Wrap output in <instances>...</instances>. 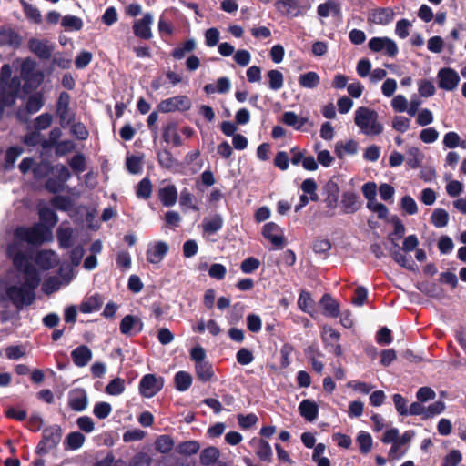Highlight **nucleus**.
<instances>
[{
  "label": "nucleus",
  "instance_id": "nucleus-1",
  "mask_svg": "<svg viewBox=\"0 0 466 466\" xmlns=\"http://www.w3.org/2000/svg\"><path fill=\"white\" fill-rule=\"evenodd\" d=\"M6 253L13 260L15 274L14 279L6 285L5 299L21 310L35 300V290L41 283V276L30 257L18 250L17 243L8 245Z\"/></svg>",
  "mask_w": 466,
  "mask_h": 466
},
{
  "label": "nucleus",
  "instance_id": "nucleus-27",
  "mask_svg": "<svg viewBox=\"0 0 466 466\" xmlns=\"http://www.w3.org/2000/svg\"><path fill=\"white\" fill-rule=\"evenodd\" d=\"M317 13L320 17H328L329 14L340 16L341 5L339 0H327L325 3L319 5Z\"/></svg>",
  "mask_w": 466,
  "mask_h": 466
},
{
  "label": "nucleus",
  "instance_id": "nucleus-11",
  "mask_svg": "<svg viewBox=\"0 0 466 466\" xmlns=\"http://www.w3.org/2000/svg\"><path fill=\"white\" fill-rule=\"evenodd\" d=\"M169 246L167 242L158 240L148 244L146 257L150 264H159L168 253Z\"/></svg>",
  "mask_w": 466,
  "mask_h": 466
},
{
  "label": "nucleus",
  "instance_id": "nucleus-9",
  "mask_svg": "<svg viewBox=\"0 0 466 466\" xmlns=\"http://www.w3.org/2000/svg\"><path fill=\"white\" fill-rule=\"evenodd\" d=\"M20 86V79L16 76L10 81L3 82V86L0 87V101L12 106L15 102Z\"/></svg>",
  "mask_w": 466,
  "mask_h": 466
},
{
  "label": "nucleus",
  "instance_id": "nucleus-46",
  "mask_svg": "<svg viewBox=\"0 0 466 466\" xmlns=\"http://www.w3.org/2000/svg\"><path fill=\"white\" fill-rule=\"evenodd\" d=\"M356 441L359 444L361 453L367 454L370 451L373 441L371 435L369 432L360 431Z\"/></svg>",
  "mask_w": 466,
  "mask_h": 466
},
{
  "label": "nucleus",
  "instance_id": "nucleus-38",
  "mask_svg": "<svg viewBox=\"0 0 466 466\" xmlns=\"http://www.w3.org/2000/svg\"><path fill=\"white\" fill-rule=\"evenodd\" d=\"M319 76L313 71L302 74L299 77V84L304 88L313 89L319 84Z\"/></svg>",
  "mask_w": 466,
  "mask_h": 466
},
{
  "label": "nucleus",
  "instance_id": "nucleus-26",
  "mask_svg": "<svg viewBox=\"0 0 466 466\" xmlns=\"http://www.w3.org/2000/svg\"><path fill=\"white\" fill-rule=\"evenodd\" d=\"M163 139L166 143H171L175 147L182 145V139L177 132V124L176 122H169L163 127Z\"/></svg>",
  "mask_w": 466,
  "mask_h": 466
},
{
  "label": "nucleus",
  "instance_id": "nucleus-49",
  "mask_svg": "<svg viewBox=\"0 0 466 466\" xmlns=\"http://www.w3.org/2000/svg\"><path fill=\"white\" fill-rule=\"evenodd\" d=\"M61 25L66 30L78 31L83 27V21L76 15H66L62 18Z\"/></svg>",
  "mask_w": 466,
  "mask_h": 466
},
{
  "label": "nucleus",
  "instance_id": "nucleus-47",
  "mask_svg": "<svg viewBox=\"0 0 466 466\" xmlns=\"http://www.w3.org/2000/svg\"><path fill=\"white\" fill-rule=\"evenodd\" d=\"M219 456V451L215 447L204 449L200 453V462L202 465L208 466L214 463Z\"/></svg>",
  "mask_w": 466,
  "mask_h": 466
},
{
  "label": "nucleus",
  "instance_id": "nucleus-33",
  "mask_svg": "<svg viewBox=\"0 0 466 466\" xmlns=\"http://www.w3.org/2000/svg\"><path fill=\"white\" fill-rule=\"evenodd\" d=\"M103 305V299L100 295L95 294L86 298L80 305L82 313H91L98 310Z\"/></svg>",
  "mask_w": 466,
  "mask_h": 466
},
{
  "label": "nucleus",
  "instance_id": "nucleus-53",
  "mask_svg": "<svg viewBox=\"0 0 466 466\" xmlns=\"http://www.w3.org/2000/svg\"><path fill=\"white\" fill-rule=\"evenodd\" d=\"M51 205L60 211H68L73 206L69 197L61 195L55 196L51 200Z\"/></svg>",
  "mask_w": 466,
  "mask_h": 466
},
{
  "label": "nucleus",
  "instance_id": "nucleus-14",
  "mask_svg": "<svg viewBox=\"0 0 466 466\" xmlns=\"http://www.w3.org/2000/svg\"><path fill=\"white\" fill-rule=\"evenodd\" d=\"M29 49L40 59L47 60L51 57L54 46L48 40L32 38L28 42Z\"/></svg>",
  "mask_w": 466,
  "mask_h": 466
},
{
  "label": "nucleus",
  "instance_id": "nucleus-6",
  "mask_svg": "<svg viewBox=\"0 0 466 466\" xmlns=\"http://www.w3.org/2000/svg\"><path fill=\"white\" fill-rule=\"evenodd\" d=\"M191 107L190 99L186 96H176L162 100L157 105L158 111L170 113L175 111H187Z\"/></svg>",
  "mask_w": 466,
  "mask_h": 466
},
{
  "label": "nucleus",
  "instance_id": "nucleus-56",
  "mask_svg": "<svg viewBox=\"0 0 466 466\" xmlns=\"http://www.w3.org/2000/svg\"><path fill=\"white\" fill-rule=\"evenodd\" d=\"M21 5L27 18L36 24H39L42 21L40 11L35 6L24 0L21 1Z\"/></svg>",
  "mask_w": 466,
  "mask_h": 466
},
{
  "label": "nucleus",
  "instance_id": "nucleus-25",
  "mask_svg": "<svg viewBox=\"0 0 466 466\" xmlns=\"http://www.w3.org/2000/svg\"><path fill=\"white\" fill-rule=\"evenodd\" d=\"M56 238L60 248H69L73 246L74 229L63 223L56 230Z\"/></svg>",
  "mask_w": 466,
  "mask_h": 466
},
{
  "label": "nucleus",
  "instance_id": "nucleus-50",
  "mask_svg": "<svg viewBox=\"0 0 466 466\" xmlns=\"http://www.w3.org/2000/svg\"><path fill=\"white\" fill-rule=\"evenodd\" d=\"M321 338L326 346H333V343L338 342L340 334L329 326H324L321 332Z\"/></svg>",
  "mask_w": 466,
  "mask_h": 466
},
{
  "label": "nucleus",
  "instance_id": "nucleus-51",
  "mask_svg": "<svg viewBox=\"0 0 466 466\" xmlns=\"http://www.w3.org/2000/svg\"><path fill=\"white\" fill-rule=\"evenodd\" d=\"M85 441V436L78 431L70 432L66 439L67 448L70 450L79 449Z\"/></svg>",
  "mask_w": 466,
  "mask_h": 466
},
{
  "label": "nucleus",
  "instance_id": "nucleus-35",
  "mask_svg": "<svg viewBox=\"0 0 466 466\" xmlns=\"http://www.w3.org/2000/svg\"><path fill=\"white\" fill-rule=\"evenodd\" d=\"M40 224L45 225L47 228H51L58 222V217L56 213L48 207L41 208L39 209Z\"/></svg>",
  "mask_w": 466,
  "mask_h": 466
},
{
  "label": "nucleus",
  "instance_id": "nucleus-42",
  "mask_svg": "<svg viewBox=\"0 0 466 466\" xmlns=\"http://www.w3.org/2000/svg\"><path fill=\"white\" fill-rule=\"evenodd\" d=\"M174 381L178 391H186L192 384V377L187 371H178L175 375Z\"/></svg>",
  "mask_w": 466,
  "mask_h": 466
},
{
  "label": "nucleus",
  "instance_id": "nucleus-52",
  "mask_svg": "<svg viewBox=\"0 0 466 466\" xmlns=\"http://www.w3.org/2000/svg\"><path fill=\"white\" fill-rule=\"evenodd\" d=\"M23 153V148L19 147H12L7 149L5 157V169H11L14 167L16 159Z\"/></svg>",
  "mask_w": 466,
  "mask_h": 466
},
{
  "label": "nucleus",
  "instance_id": "nucleus-58",
  "mask_svg": "<svg viewBox=\"0 0 466 466\" xmlns=\"http://www.w3.org/2000/svg\"><path fill=\"white\" fill-rule=\"evenodd\" d=\"M125 390V381L120 378H116L111 380L106 387V392L109 395L116 396L123 393Z\"/></svg>",
  "mask_w": 466,
  "mask_h": 466
},
{
  "label": "nucleus",
  "instance_id": "nucleus-64",
  "mask_svg": "<svg viewBox=\"0 0 466 466\" xmlns=\"http://www.w3.org/2000/svg\"><path fill=\"white\" fill-rule=\"evenodd\" d=\"M152 459L146 452L136 454L129 462L128 466H151Z\"/></svg>",
  "mask_w": 466,
  "mask_h": 466
},
{
  "label": "nucleus",
  "instance_id": "nucleus-36",
  "mask_svg": "<svg viewBox=\"0 0 466 466\" xmlns=\"http://www.w3.org/2000/svg\"><path fill=\"white\" fill-rule=\"evenodd\" d=\"M358 152V143L350 139L345 143L338 142L335 146V153L339 158H342L345 154L355 155Z\"/></svg>",
  "mask_w": 466,
  "mask_h": 466
},
{
  "label": "nucleus",
  "instance_id": "nucleus-17",
  "mask_svg": "<svg viewBox=\"0 0 466 466\" xmlns=\"http://www.w3.org/2000/svg\"><path fill=\"white\" fill-rule=\"evenodd\" d=\"M35 262L40 268L47 270L55 268L58 264L59 258L53 250H41L36 254Z\"/></svg>",
  "mask_w": 466,
  "mask_h": 466
},
{
  "label": "nucleus",
  "instance_id": "nucleus-48",
  "mask_svg": "<svg viewBox=\"0 0 466 466\" xmlns=\"http://www.w3.org/2000/svg\"><path fill=\"white\" fill-rule=\"evenodd\" d=\"M174 447V441L168 435H161L155 441V448L160 453H167Z\"/></svg>",
  "mask_w": 466,
  "mask_h": 466
},
{
  "label": "nucleus",
  "instance_id": "nucleus-21",
  "mask_svg": "<svg viewBox=\"0 0 466 466\" xmlns=\"http://www.w3.org/2000/svg\"><path fill=\"white\" fill-rule=\"evenodd\" d=\"M394 18V12L390 8H378L370 13L368 20L376 25H388Z\"/></svg>",
  "mask_w": 466,
  "mask_h": 466
},
{
  "label": "nucleus",
  "instance_id": "nucleus-45",
  "mask_svg": "<svg viewBox=\"0 0 466 466\" xmlns=\"http://www.w3.org/2000/svg\"><path fill=\"white\" fill-rule=\"evenodd\" d=\"M267 76L268 77V87L270 89L278 91L283 86L284 76L280 71L272 69L268 72Z\"/></svg>",
  "mask_w": 466,
  "mask_h": 466
},
{
  "label": "nucleus",
  "instance_id": "nucleus-63",
  "mask_svg": "<svg viewBox=\"0 0 466 466\" xmlns=\"http://www.w3.org/2000/svg\"><path fill=\"white\" fill-rule=\"evenodd\" d=\"M35 70V63L31 59H25L21 65L20 75L25 80H30Z\"/></svg>",
  "mask_w": 466,
  "mask_h": 466
},
{
  "label": "nucleus",
  "instance_id": "nucleus-61",
  "mask_svg": "<svg viewBox=\"0 0 466 466\" xmlns=\"http://www.w3.org/2000/svg\"><path fill=\"white\" fill-rule=\"evenodd\" d=\"M419 94L423 97H431L435 94V86L433 83L427 79H421L418 83Z\"/></svg>",
  "mask_w": 466,
  "mask_h": 466
},
{
  "label": "nucleus",
  "instance_id": "nucleus-30",
  "mask_svg": "<svg viewBox=\"0 0 466 466\" xmlns=\"http://www.w3.org/2000/svg\"><path fill=\"white\" fill-rule=\"evenodd\" d=\"M159 199L165 207H172L177 199V190L174 185H168L159 190Z\"/></svg>",
  "mask_w": 466,
  "mask_h": 466
},
{
  "label": "nucleus",
  "instance_id": "nucleus-16",
  "mask_svg": "<svg viewBox=\"0 0 466 466\" xmlns=\"http://www.w3.org/2000/svg\"><path fill=\"white\" fill-rule=\"evenodd\" d=\"M361 207L360 196L352 191H346L342 194L340 208L343 214H353Z\"/></svg>",
  "mask_w": 466,
  "mask_h": 466
},
{
  "label": "nucleus",
  "instance_id": "nucleus-54",
  "mask_svg": "<svg viewBox=\"0 0 466 466\" xmlns=\"http://www.w3.org/2000/svg\"><path fill=\"white\" fill-rule=\"evenodd\" d=\"M200 449V445L196 441H187L180 443L177 447V451L183 455H192L197 453Z\"/></svg>",
  "mask_w": 466,
  "mask_h": 466
},
{
  "label": "nucleus",
  "instance_id": "nucleus-5",
  "mask_svg": "<svg viewBox=\"0 0 466 466\" xmlns=\"http://www.w3.org/2000/svg\"><path fill=\"white\" fill-rule=\"evenodd\" d=\"M164 386V379L155 374H146L139 382V392L145 398H152L157 395Z\"/></svg>",
  "mask_w": 466,
  "mask_h": 466
},
{
  "label": "nucleus",
  "instance_id": "nucleus-20",
  "mask_svg": "<svg viewBox=\"0 0 466 466\" xmlns=\"http://www.w3.org/2000/svg\"><path fill=\"white\" fill-rule=\"evenodd\" d=\"M274 5L284 15L296 17L300 13V0H275Z\"/></svg>",
  "mask_w": 466,
  "mask_h": 466
},
{
  "label": "nucleus",
  "instance_id": "nucleus-23",
  "mask_svg": "<svg viewBox=\"0 0 466 466\" xmlns=\"http://www.w3.org/2000/svg\"><path fill=\"white\" fill-rule=\"evenodd\" d=\"M71 358L76 366L85 367L92 359V351L87 346L81 345L72 350Z\"/></svg>",
  "mask_w": 466,
  "mask_h": 466
},
{
  "label": "nucleus",
  "instance_id": "nucleus-15",
  "mask_svg": "<svg viewBox=\"0 0 466 466\" xmlns=\"http://www.w3.org/2000/svg\"><path fill=\"white\" fill-rule=\"evenodd\" d=\"M143 322L140 318L127 315L120 321L119 329L123 335L133 336L143 329Z\"/></svg>",
  "mask_w": 466,
  "mask_h": 466
},
{
  "label": "nucleus",
  "instance_id": "nucleus-44",
  "mask_svg": "<svg viewBox=\"0 0 466 466\" xmlns=\"http://www.w3.org/2000/svg\"><path fill=\"white\" fill-rule=\"evenodd\" d=\"M431 220L436 228H444L449 222V214L443 208H436L431 213Z\"/></svg>",
  "mask_w": 466,
  "mask_h": 466
},
{
  "label": "nucleus",
  "instance_id": "nucleus-55",
  "mask_svg": "<svg viewBox=\"0 0 466 466\" xmlns=\"http://www.w3.org/2000/svg\"><path fill=\"white\" fill-rule=\"evenodd\" d=\"M152 193V184L148 178H143L137 187V197L143 199L150 198Z\"/></svg>",
  "mask_w": 466,
  "mask_h": 466
},
{
  "label": "nucleus",
  "instance_id": "nucleus-31",
  "mask_svg": "<svg viewBox=\"0 0 466 466\" xmlns=\"http://www.w3.org/2000/svg\"><path fill=\"white\" fill-rule=\"evenodd\" d=\"M198 379L202 382L210 381L215 376L213 366L209 361H204L195 365Z\"/></svg>",
  "mask_w": 466,
  "mask_h": 466
},
{
  "label": "nucleus",
  "instance_id": "nucleus-32",
  "mask_svg": "<svg viewBox=\"0 0 466 466\" xmlns=\"http://www.w3.org/2000/svg\"><path fill=\"white\" fill-rule=\"evenodd\" d=\"M223 227V218L219 214H216L210 218H205L202 222V228L205 233L215 234Z\"/></svg>",
  "mask_w": 466,
  "mask_h": 466
},
{
  "label": "nucleus",
  "instance_id": "nucleus-18",
  "mask_svg": "<svg viewBox=\"0 0 466 466\" xmlns=\"http://www.w3.org/2000/svg\"><path fill=\"white\" fill-rule=\"evenodd\" d=\"M249 446L254 450L256 455L263 461H271L272 449L268 441L263 439L253 438L249 441Z\"/></svg>",
  "mask_w": 466,
  "mask_h": 466
},
{
  "label": "nucleus",
  "instance_id": "nucleus-41",
  "mask_svg": "<svg viewBox=\"0 0 466 466\" xmlns=\"http://www.w3.org/2000/svg\"><path fill=\"white\" fill-rule=\"evenodd\" d=\"M282 121L285 125L299 130L307 123L308 119L305 117L299 118L294 112L287 111L282 116Z\"/></svg>",
  "mask_w": 466,
  "mask_h": 466
},
{
  "label": "nucleus",
  "instance_id": "nucleus-7",
  "mask_svg": "<svg viewBox=\"0 0 466 466\" xmlns=\"http://www.w3.org/2000/svg\"><path fill=\"white\" fill-rule=\"evenodd\" d=\"M369 48L376 53L384 52L390 57H394L399 48L394 40L389 37H372L369 41Z\"/></svg>",
  "mask_w": 466,
  "mask_h": 466
},
{
  "label": "nucleus",
  "instance_id": "nucleus-12",
  "mask_svg": "<svg viewBox=\"0 0 466 466\" xmlns=\"http://www.w3.org/2000/svg\"><path fill=\"white\" fill-rule=\"evenodd\" d=\"M154 22L152 14L146 13L141 19H137L133 24L134 35L141 39L149 40L152 38L153 34L151 26Z\"/></svg>",
  "mask_w": 466,
  "mask_h": 466
},
{
  "label": "nucleus",
  "instance_id": "nucleus-39",
  "mask_svg": "<svg viewBox=\"0 0 466 466\" xmlns=\"http://www.w3.org/2000/svg\"><path fill=\"white\" fill-rule=\"evenodd\" d=\"M44 106V95L41 92H35L29 96L26 102V110L29 114L38 112Z\"/></svg>",
  "mask_w": 466,
  "mask_h": 466
},
{
  "label": "nucleus",
  "instance_id": "nucleus-62",
  "mask_svg": "<svg viewBox=\"0 0 466 466\" xmlns=\"http://www.w3.org/2000/svg\"><path fill=\"white\" fill-rule=\"evenodd\" d=\"M393 403L397 412L401 416L408 415V400L400 394L396 393L392 396Z\"/></svg>",
  "mask_w": 466,
  "mask_h": 466
},
{
  "label": "nucleus",
  "instance_id": "nucleus-40",
  "mask_svg": "<svg viewBox=\"0 0 466 466\" xmlns=\"http://www.w3.org/2000/svg\"><path fill=\"white\" fill-rule=\"evenodd\" d=\"M424 159V155L416 147H412L407 151L406 163L410 168H417L420 166Z\"/></svg>",
  "mask_w": 466,
  "mask_h": 466
},
{
  "label": "nucleus",
  "instance_id": "nucleus-43",
  "mask_svg": "<svg viewBox=\"0 0 466 466\" xmlns=\"http://www.w3.org/2000/svg\"><path fill=\"white\" fill-rule=\"evenodd\" d=\"M442 143L447 148H455L457 147L466 148V141H461L459 134L454 131L446 133L443 137Z\"/></svg>",
  "mask_w": 466,
  "mask_h": 466
},
{
  "label": "nucleus",
  "instance_id": "nucleus-59",
  "mask_svg": "<svg viewBox=\"0 0 466 466\" xmlns=\"http://www.w3.org/2000/svg\"><path fill=\"white\" fill-rule=\"evenodd\" d=\"M298 305L299 309L307 313H310L313 309V299L310 297V294L307 291H302L299 294V299H298Z\"/></svg>",
  "mask_w": 466,
  "mask_h": 466
},
{
  "label": "nucleus",
  "instance_id": "nucleus-19",
  "mask_svg": "<svg viewBox=\"0 0 466 466\" xmlns=\"http://www.w3.org/2000/svg\"><path fill=\"white\" fill-rule=\"evenodd\" d=\"M70 96L66 92H61L56 103V114L62 122L70 123L73 114L69 110Z\"/></svg>",
  "mask_w": 466,
  "mask_h": 466
},
{
  "label": "nucleus",
  "instance_id": "nucleus-60",
  "mask_svg": "<svg viewBox=\"0 0 466 466\" xmlns=\"http://www.w3.org/2000/svg\"><path fill=\"white\" fill-rule=\"evenodd\" d=\"M462 461V454L459 450H451L444 458L441 466H458Z\"/></svg>",
  "mask_w": 466,
  "mask_h": 466
},
{
  "label": "nucleus",
  "instance_id": "nucleus-34",
  "mask_svg": "<svg viewBox=\"0 0 466 466\" xmlns=\"http://www.w3.org/2000/svg\"><path fill=\"white\" fill-rule=\"evenodd\" d=\"M395 249L390 251L391 257L393 260L398 263L400 267L405 268L409 270L414 271V263L411 260V258H408L405 254H403L400 250V248L398 244H394Z\"/></svg>",
  "mask_w": 466,
  "mask_h": 466
},
{
  "label": "nucleus",
  "instance_id": "nucleus-29",
  "mask_svg": "<svg viewBox=\"0 0 466 466\" xmlns=\"http://www.w3.org/2000/svg\"><path fill=\"white\" fill-rule=\"evenodd\" d=\"M320 304L323 308V314L329 318H337L339 315V304L331 298L329 294H324Z\"/></svg>",
  "mask_w": 466,
  "mask_h": 466
},
{
  "label": "nucleus",
  "instance_id": "nucleus-10",
  "mask_svg": "<svg viewBox=\"0 0 466 466\" xmlns=\"http://www.w3.org/2000/svg\"><path fill=\"white\" fill-rule=\"evenodd\" d=\"M262 235L265 238L269 240L276 248H283L286 244L283 230L274 222H268L263 226Z\"/></svg>",
  "mask_w": 466,
  "mask_h": 466
},
{
  "label": "nucleus",
  "instance_id": "nucleus-13",
  "mask_svg": "<svg viewBox=\"0 0 466 466\" xmlns=\"http://www.w3.org/2000/svg\"><path fill=\"white\" fill-rule=\"evenodd\" d=\"M88 405L86 391L81 388H76L68 393V406L75 411L85 410Z\"/></svg>",
  "mask_w": 466,
  "mask_h": 466
},
{
  "label": "nucleus",
  "instance_id": "nucleus-2",
  "mask_svg": "<svg viewBox=\"0 0 466 466\" xmlns=\"http://www.w3.org/2000/svg\"><path fill=\"white\" fill-rule=\"evenodd\" d=\"M354 122L366 136H377L383 131V125L379 121L378 113L366 106L357 108Z\"/></svg>",
  "mask_w": 466,
  "mask_h": 466
},
{
  "label": "nucleus",
  "instance_id": "nucleus-8",
  "mask_svg": "<svg viewBox=\"0 0 466 466\" xmlns=\"http://www.w3.org/2000/svg\"><path fill=\"white\" fill-rule=\"evenodd\" d=\"M438 86L445 91H452L457 88L460 83L459 74L451 67H444L438 71Z\"/></svg>",
  "mask_w": 466,
  "mask_h": 466
},
{
  "label": "nucleus",
  "instance_id": "nucleus-22",
  "mask_svg": "<svg viewBox=\"0 0 466 466\" xmlns=\"http://www.w3.org/2000/svg\"><path fill=\"white\" fill-rule=\"evenodd\" d=\"M324 193L326 198L324 202L326 207L331 210H334L338 205L339 188L337 183L329 181L324 187Z\"/></svg>",
  "mask_w": 466,
  "mask_h": 466
},
{
  "label": "nucleus",
  "instance_id": "nucleus-28",
  "mask_svg": "<svg viewBox=\"0 0 466 466\" xmlns=\"http://www.w3.org/2000/svg\"><path fill=\"white\" fill-rule=\"evenodd\" d=\"M21 45L20 35L11 28L0 29V46L18 47Z\"/></svg>",
  "mask_w": 466,
  "mask_h": 466
},
{
  "label": "nucleus",
  "instance_id": "nucleus-37",
  "mask_svg": "<svg viewBox=\"0 0 466 466\" xmlns=\"http://www.w3.org/2000/svg\"><path fill=\"white\" fill-rule=\"evenodd\" d=\"M196 41L193 38H189L185 41L181 46H178L175 49H173L171 56L177 59L180 60L186 56L187 53L192 52L196 48Z\"/></svg>",
  "mask_w": 466,
  "mask_h": 466
},
{
  "label": "nucleus",
  "instance_id": "nucleus-3",
  "mask_svg": "<svg viewBox=\"0 0 466 466\" xmlns=\"http://www.w3.org/2000/svg\"><path fill=\"white\" fill-rule=\"evenodd\" d=\"M15 237L18 240L37 246L51 239V231L45 225L36 223L29 228H17Z\"/></svg>",
  "mask_w": 466,
  "mask_h": 466
},
{
  "label": "nucleus",
  "instance_id": "nucleus-24",
  "mask_svg": "<svg viewBox=\"0 0 466 466\" xmlns=\"http://www.w3.org/2000/svg\"><path fill=\"white\" fill-rule=\"evenodd\" d=\"M299 414L308 421H313L318 418L319 406L310 400H303L299 405Z\"/></svg>",
  "mask_w": 466,
  "mask_h": 466
},
{
  "label": "nucleus",
  "instance_id": "nucleus-57",
  "mask_svg": "<svg viewBox=\"0 0 466 466\" xmlns=\"http://www.w3.org/2000/svg\"><path fill=\"white\" fill-rule=\"evenodd\" d=\"M111 411L112 406L106 401H100L96 403L93 409L94 415L99 420H104L107 418Z\"/></svg>",
  "mask_w": 466,
  "mask_h": 466
},
{
  "label": "nucleus",
  "instance_id": "nucleus-4",
  "mask_svg": "<svg viewBox=\"0 0 466 466\" xmlns=\"http://www.w3.org/2000/svg\"><path fill=\"white\" fill-rule=\"evenodd\" d=\"M62 430L57 425L44 429L42 440L36 447V452L40 455L46 454L55 449L61 441Z\"/></svg>",
  "mask_w": 466,
  "mask_h": 466
}]
</instances>
